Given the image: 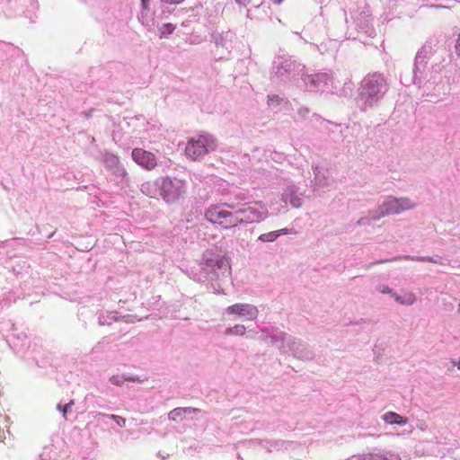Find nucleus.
Returning a JSON list of instances; mask_svg holds the SVG:
<instances>
[{
    "mask_svg": "<svg viewBox=\"0 0 460 460\" xmlns=\"http://www.w3.org/2000/svg\"><path fill=\"white\" fill-rule=\"evenodd\" d=\"M215 148V141L209 135L190 137L185 147V154L192 160H198Z\"/></svg>",
    "mask_w": 460,
    "mask_h": 460,
    "instance_id": "7ed1b4c3",
    "label": "nucleus"
},
{
    "mask_svg": "<svg viewBox=\"0 0 460 460\" xmlns=\"http://www.w3.org/2000/svg\"><path fill=\"white\" fill-rule=\"evenodd\" d=\"M456 366H457L458 369H460V360L457 362Z\"/></svg>",
    "mask_w": 460,
    "mask_h": 460,
    "instance_id": "b1692460",
    "label": "nucleus"
},
{
    "mask_svg": "<svg viewBox=\"0 0 460 460\" xmlns=\"http://www.w3.org/2000/svg\"><path fill=\"white\" fill-rule=\"evenodd\" d=\"M227 204H212L204 212L205 218L213 225L219 226L222 229L227 230L238 226L236 211L227 209Z\"/></svg>",
    "mask_w": 460,
    "mask_h": 460,
    "instance_id": "f257e3e1",
    "label": "nucleus"
},
{
    "mask_svg": "<svg viewBox=\"0 0 460 460\" xmlns=\"http://www.w3.org/2000/svg\"><path fill=\"white\" fill-rule=\"evenodd\" d=\"M245 327L242 324H236L232 328H228L226 331V333L228 335H243L245 333Z\"/></svg>",
    "mask_w": 460,
    "mask_h": 460,
    "instance_id": "9b49d317",
    "label": "nucleus"
},
{
    "mask_svg": "<svg viewBox=\"0 0 460 460\" xmlns=\"http://www.w3.org/2000/svg\"><path fill=\"white\" fill-rule=\"evenodd\" d=\"M238 226L241 224L258 223L265 219L269 216V212L265 205L261 201H253L243 205L241 208L236 210Z\"/></svg>",
    "mask_w": 460,
    "mask_h": 460,
    "instance_id": "f03ea898",
    "label": "nucleus"
},
{
    "mask_svg": "<svg viewBox=\"0 0 460 460\" xmlns=\"http://www.w3.org/2000/svg\"><path fill=\"white\" fill-rule=\"evenodd\" d=\"M174 30V27L171 23H166L161 28V33L163 35L171 34Z\"/></svg>",
    "mask_w": 460,
    "mask_h": 460,
    "instance_id": "4468645a",
    "label": "nucleus"
},
{
    "mask_svg": "<svg viewBox=\"0 0 460 460\" xmlns=\"http://www.w3.org/2000/svg\"><path fill=\"white\" fill-rule=\"evenodd\" d=\"M236 2L241 5H247L251 0H236Z\"/></svg>",
    "mask_w": 460,
    "mask_h": 460,
    "instance_id": "4be33fe9",
    "label": "nucleus"
},
{
    "mask_svg": "<svg viewBox=\"0 0 460 460\" xmlns=\"http://www.w3.org/2000/svg\"><path fill=\"white\" fill-rule=\"evenodd\" d=\"M226 312L230 314H237L246 317L248 320H253L258 315L256 306L249 304H235L226 308Z\"/></svg>",
    "mask_w": 460,
    "mask_h": 460,
    "instance_id": "6e6552de",
    "label": "nucleus"
},
{
    "mask_svg": "<svg viewBox=\"0 0 460 460\" xmlns=\"http://www.w3.org/2000/svg\"><path fill=\"white\" fill-rule=\"evenodd\" d=\"M73 404H74V401H71L70 402L66 403L63 407H61V405H58V408L63 411V416L65 419H66V414L70 411V408Z\"/></svg>",
    "mask_w": 460,
    "mask_h": 460,
    "instance_id": "2eb2a0df",
    "label": "nucleus"
},
{
    "mask_svg": "<svg viewBox=\"0 0 460 460\" xmlns=\"http://www.w3.org/2000/svg\"><path fill=\"white\" fill-rule=\"evenodd\" d=\"M413 208V203H411L407 199H396L393 198H389L383 205L380 207L381 212L377 217L373 216L371 218L374 220L379 219L382 217H385L388 215L398 214L403 210H407Z\"/></svg>",
    "mask_w": 460,
    "mask_h": 460,
    "instance_id": "39448f33",
    "label": "nucleus"
},
{
    "mask_svg": "<svg viewBox=\"0 0 460 460\" xmlns=\"http://www.w3.org/2000/svg\"><path fill=\"white\" fill-rule=\"evenodd\" d=\"M109 417H110V419L113 420L117 423L118 426H119L121 428L126 426V419L125 418L119 416V415H114V414L110 415Z\"/></svg>",
    "mask_w": 460,
    "mask_h": 460,
    "instance_id": "ddd939ff",
    "label": "nucleus"
},
{
    "mask_svg": "<svg viewBox=\"0 0 460 460\" xmlns=\"http://www.w3.org/2000/svg\"><path fill=\"white\" fill-rule=\"evenodd\" d=\"M185 0H161L162 3L165 4H179L184 2Z\"/></svg>",
    "mask_w": 460,
    "mask_h": 460,
    "instance_id": "aec40b11",
    "label": "nucleus"
},
{
    "mask_svg": "<svg viewBox=\"0 0 460 460\" xmlns=\"http://www.w3.org/2000/svg\"><path fill=\"white\" fill-rule=\"evenodd\" d=\"M456 51L457 55L460 57V34L458 35L456 45Z\"/></svg>",
    "mask_w": 460,
    "mask_h": 460,
    "instance_id": "412c9836",
    "label": "nucleus"
},
{
    "mask_svg": "<svg viewBox=\"0 0 460 460\" xmlns=\"http://www.w3.org/2000/svg\"><path fill=\"white\" fill-rule=\"evenodd\" d=\"M386 90L385 79L377 75H373L365 79L362 84V94L369 97H377Z\"/></svg>",
    "mask_w": 460,
    "mask_h": 460,
    "instance_id": "0eeeda50",
    "label": "nucleus"
},
{
    "mask_svg": "<svg viewBox=\"0 0 460 460\" xmlns=\"http://www.w3.org/2000/svg\"><path fill=\"white\" fill-rule=\"evenodd\" d=\"M275 232L278 234V237L280 234H294L295 233L291 229H288V228H282V229H279V230L275 231Z\"/></svg>",
    "mask_w": 460,
    "mask_h": 460,
    "instance_id": "a211bd4d",
    "label": "nucleus"
},
{
    "mask_svg": "<svg viewBox=\"0 0 460 460\" xmlns=\"http://www.w3.org/2000/svg\"><path fill=\"white\" fill-rule=\"evenodd\" d=\"M186 186L182 180L165 177L160 185V195L166 202H174L185 194Z\"/></svg>",
    "mask_w": 460,
    "mask_h": 460,
    "instance_id": "20e7f679",
    "label": "nucleus"
},
{
    "mask_svg": "<svg viewBox=\"0 0 460 460\" xmlns=\"http://www.w3.org/2000/svg\"><path fill=\"white\" fill-rule=\"evenodd\" d=\"M277 238H278V234L275 231L266 233V234H261L259 236V240H261V242H273Z\"/></svg>",
    "mask_w": 460,
    "mask_h": 460,
    "instance_id": "f8f14e48",
    "label": "nucleus"
},
{
    "mask_svg": "<svg viewBox=\"0 0 460 460\" xmlns=\"http://www.w3.org/2000/svg\"><path fill=\"white\" fill-rule=\"evenodd\" d=\"M182 411H184V414H190V413H196L199 412V410L197 408H191V407H184L182 408Z\"/></svg>",
    "mask_w": 460,
    "mask_h": 460,
    "instance_id": "6ab92c4d",
    "label": "nucleus"
},
{
    "mask_svg": "<svg viewBox=\"0 0 460 460\" xmlns=\"http://www.w3.org/2000/svg\"><path fill=\"white\" fill-rule=\"evenodd\" d=\"M383 420L388 424L405 425L407 423V419L394 411L386 412L383 416Z\"/></svg>",
    "mask_w": 460,
    "mask_h": 460,
    "instance_id": "1a4fd4ad",
    "label": "nucleus"
},
{
    "mask_svg": "<svg viewBox=\"0 0 460 460\" xmlns=\"http://www.w3.org/2000/svg\"><path fill=\"white\" fill-rule=\"evenodd\" d=\"M396 300H397V301H400L402 304L407 303V304H409V305H411V304H413V303H414V301H415V296H414V295L410 294V295L408 296V298H407V300H406V301H402V300H401V299H400V297H398V296L396 297Z\"/></svg>",
    "mask_w": 460,
    "mask_h": 460,
    "instance_id": "dca6fc26",
    "label": "nucleus"
},
{
    "mask_svg": "<svg viewBox=\"0 0 460 460\" xmlns=\"http://www.w3.org/2000/svg\"><path fill=\"white\" fill-rule=\"evenodd\" d=\"M185 416L182 407L175 408L171 411L168 414V419L172 421H178L183 419Z\"/></svg>",
    "mask_w": 460,
    "mask_h": 460,
    "instance_id": "9d476101",
    "label": "nucleus"
},
{
    "mask_svg": "<svg viewBox=\"0 0 460 460\" xmlns=\"http://www.w3.org/2000/svg\"><path fill=\"white\" fill-rule=\"evenodd\" d=\"M419 261H428L432 263H439V261L437 259H434L433 257H420L416 259Z\"/></svg>",
    "mask_w": 460,
    "mask_h": 460,
    "instance_id": "f3484780",
    "label": "nucleus"
},
{
    "mask_svg": "<svg viewBox=\"0 0 460 460\" xmlns=\"http://www.w3.org/2000/svg\"><path fill=\"white\" fill-rule=\"evenodd\" d=\"M149 0H141L143 8L146 9L148 6Z\"/></svg>",
    "mask_w": 460,
    "mask_h": 460,
    "instance_id": "5701e85b",
    "label": "nucleus"
},
{
    "mask_svg": "<svg viewBox=\"0 0 460 460\" xmlns=\"http://www.w3.org/2000/svg\"><path fill=\"white\" fill-rule=\"evenodd\" d=\"M131 157L138 166L146 171H152L157 166L156 155L144 148H134L131 152Z\"/></svg>",
    "mask_w": 460,
    "mask_h": 460,
    "instance_id": "423d86ee",
    "label": "nucleus"
}]
</instances>
